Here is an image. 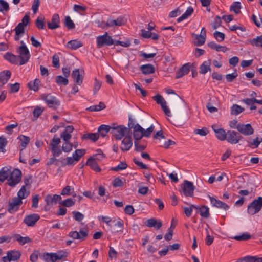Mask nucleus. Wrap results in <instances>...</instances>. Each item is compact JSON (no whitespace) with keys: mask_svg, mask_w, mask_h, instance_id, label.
<instances>
[{"mask_svg":"<svg viewBox=\"0 0 262 262\" xmlns=\"http://www.w3.org/2000/svg\"><path fill=\"white\" fill-rule=\"evenodd\" d=\"M262 207V196H258L247 207V213L253 215L258 213Z\"/></svg>","mask_w":262,"mask_h":262,"instance_id":"nucleus-1","label":"nucleus"},{"mask_svg":"<svg viewBox=\"0 0 262 262\" xmlns=\"http://www.w3.org/2000/svg\"><path fill=\"white\" fill-rule=\"evenodd\" d=\"M22 178L21 171L17 168L11 171L8 179L7 184L11 187L16 186L20 181Z\"/></svg>","mask_w":262,"mask_h":262,"instance_id":"nucleus-2","label":"nucleus"},{"mask_svg":"<svg viewBox=\"0 0 262 262\" xmlns=\"http://www.w3.org/2000/svg\"><path fill=\"white\" fill-rule=\"evenodd\" d=\"M127 23V18L125 16H120L116 19L114 20L108 18L106 22H102L104 26L102 27L104 29L109 27L122 26Z\"/></svg>","mask_w":262,"mask_h":262,"instance_id":"nucleus-3","label":"nucleus"},{"mask_svg":"<svg viewBox=\"0 0 262 262\" xmlns=\"http://www.w3.org/2000/svg\"><path fill=\"white\" fill-rule=\"evenodd\" d=\"M17 53L19 54L18 57L20 59L19 65L21 66L26 63L30 57L29 51L26 46L25 45L20 46Z\"/></svg>","mask_w":262,"mask_h":262,"instance_id":"nucleus-4","label":"nucleus"},{"mask_svg":"<svg viewBox=\"0 0 262 262\" xmlns=\"http://www.w3.org/2000/svg\"><path fill=\"white\" fill-rule=\"evenodd\" d=\"M97 46L98 48H101L104 46H111L114 44V41L112 37L105 32L103 35L97 37Z\"/></svg>","mask_w":262,"mask_h":262,"instance_id":"nucleus-5","label":"nucleus"},{"mask_svg":"<svg viewBox=\"0 0 262 262\" xmlns=\"http://www.w3.org/2000/svg\"><path fill=\"white\" fill-rule=\"evenodd\" d=\"M41 97L48 105L54 110H56L60 105V101L51 94H43Z\"/></svg>","mask_w":262,"mask_h":262,"instance_id":"nucleus-6","label":"nucleus"},{"mask_svg":"<svg viewBox=\"0 0 262 262\" xmlns=\"http://www.w3.org/2000/svg\"><path fill=\"white\" fill-rule=\"evenodd\" d=\"M243 138V136L238 133L234 130L227 131V141L231 144H235Z\"/></svg>","mask_w":262,"mask_h":262,"instance_id":"nucleus-7","label":"nucleus"},{"mask_svg":"<svg viewBox=\"0 0 262 262\" xmlns=\"http://www.w3.org/2000/svg\"><path fill=\"white\" fill-rule=\"evenodd\" d=\"M182 192L185 196H193L195 186L193 183L189 181L185 180L181 185Z\"/></svg>","mask_w":262,"mask_h":262,"instance_id":"nucleus-8","label":"nucleus"},{"mask_svg":"<svg viewBox=\"0 0 262 262\" xmlns=\"http://www.w3.org/2000/svg\"><path fill=\"white\" fill-rule=\"evenodd\" d=\"M152 99L157 102V104L161 105L164 113L167 116H171V112L170 110L168 108V107L166 105V102L161 95L157 94L154 96L152 97Z\"/></svg>","mask_w":262,"mask_h":262,"instance_id":"nucleus-9","label":"nucleus"},{"mask_svg":"<svg viewBox=\"0 0 262 262\" xmlns=\"http://www.w3.org/2000/svg\"><path fill=\"white\" fill-rule=\"evenodd\" d=\"M127 128L124 126L120 125L111 127V133L116 140H121L125 135Z\"/></svg>","mask_w":262,"mask_h":262,"instance_id":"nucleus-10","label":"nucleus"},{"mask_svg":"<svg viewBox=\"0 0 262 262\" xmlns=\"http://www.w3.org/2000/svg\"><path fill=\"white\" fill-rule=\"evenodd\" d=\"M88 230L80 229L79 232L76 231H71L69 232L68 236L74 239H79L81 241H84L88 236Z\"/></svg>","mask_w":262,"mask_h":262,"instance_id":"nucleus-11","label":"nucleus"},{"mask_svg":"<svg viewBox=\"0 0 262 262\" xmlns=\"http://www.w3.org/2000/svg\"><path fill=\"white\" fill-rule=\"evenodd\" d=\"M238 132L244 136H251L254 133V129L250 124L241 123L238 125Z\"/></svg>","mask_w":262,"mask_h":262,"instance_id":"nucleus-12","label":"nucleus"},{"mask_svg":"<svg viewBox=\"0 0 262 262\" xmlns=\"http://www.w3.org/2000/svg\"><path fill=\"white\" fill-rule=\"evenodd\" d=\"M23 201L20 199H16V197L12 198L11 202H9L8 211L13 214L18 210L19 206L22 204Z\"/></svg>","mask_w":262,"mask_h":262,"instance_id":"nucleus-13","label":"nucleus"},{"mask_svg":"<svg viewBox=\"0 0 262 262\" xmlns=\"http://www.w3.org/2000/svg\"><path fill=\"white\" fill-rule=\"evenodd\" d=\"M39 219L40 216L38 214L33 213L25 216L23 222L27 226L33 227Z\"/></svg>","mask_w":262,"mask_h":262,"instance_id":"nucleus-14","label":"nucleus"},{"mask_svg":"<svg viewBox=\"0 0 262 262\" xmlns=\"http://www.w3.org/2000/svg\"><path fill=\"white\" fill-rule=\"evenodd\" d=\"M21 253L18 251H10L7 253V256L2 258L4 262L16 261L19 259Z\"/></svg>","mask_w":262,"mask_h":262,"instance_id":"nucleus-15","label":"nucleus"},{"mask_svg":"<svg viewBox=\"0 0 262 262\" xmlns=\"http://www.w3.org/2000/svg\"><path fill=\"white\" fill-rule=\"evenodd\" d=\"M209 198L210 199L211 204L213 206L223 209L225 210H227L229 208V206L226 203L220 200H217L213 196H211L210 195H209Z\"/></svg>","mask_w":262,"mask_h":262,"instance_id":"nucleus-16","label":"nucleus"},{"mask_svg":"<svg viewBox=\"0 0 262 262\" xmlns=\"http://www.w3.org/2000/svg\"><path fill=\"white\" fill-rule=\"evenodd\" d=\"M190 63H187L183 65L177 72L176 75V78H180L182 77L183 76L187 74L190 71Z\"/></svg>","mask_w":262,"mask_h":262,"instance_id":"nucleus-17","label":"nucleus"},{"mask_svg":"<svg viewBox=\"0 0 262 262\" xmlns=\"http://www.w3.org/2000/svg\"><path fill=\"white\" fill-rule=\"evenodd\" d=\"M145 225L148 227H154L155 230H159L162 226V223L160 220L151 218L145 222Z\"/></svg>","mask_w":262,"mask_h":262,"instance_id":"nucleus-18","label":"nucleus"},{"mask_svg":"<svg viewBox=\"0 0 262 262\" xmlns=\"http://www.w3.org/2000/svg\"><path fill=\"white\" fill-rule=\"evenodd\" d=\"M144 128L139 124H136L133 128V136L136 140H141L143 137Z\"/></svg>","mask_w":262,"mask_h":262,"instance_id":"nucleus-19","label":"nucleus"},{"mask_svg":"<svg viewBox=\"0 0 262 262\" xmlns=\"http://www.w3.org/2000/svg\"><path fill=\"white\" fill-rule=\"evenodd\" d=\"M60 18L58 14H54L52 16L51 21L48 22L47 25L49 29L54 30L59 27Z\"/></svg>","mask_w":262,"mask_h":262,"instance_id":"nucleus-20","label":"nucleus"},{"mask_svg":"<svg viewBox=\"0 0 262 262\" xmlns=\"http://www.w3.org/2000/svg\"><path fill=\"white\" fill-rule=\"evenodd\" d=\"M212 128L215 133L216 138L221 140L224 141L227 139V132L222 128H218L216 125H212Z\"/></svg>","mask_w":262,"mask_h":262,"instance_id":"nucleus-21","label":"nucleus"},{"mask_svg":"<svg viewBox=\"0 0 262 262\" xmlns=\"http://www.w3.org/2000/svg\"><path fill=\"white\" fill-rule=\"evenodd\" d=\"M11 75V72L9 70H4L0 73V88L8 82Z\"/></svg>","mask_w":262,"mask_h":262,"instance_id":"nucleus-22","label":"nucleus"},{"mask_svg":"<svg viewBox=\"0 0 262 262\" xmlns=\"http://www.w3.org/2000/svg\"><path fill=\"white\" fill-rule=\"evenodd\" d=\"M192 207L199 210L200 214L202 217L204 218H208L209 217V209L207 206H199L192 204Z\"/></svg>","mask_w":262,"mask_h":262,"instance_id":"nucleus-23","label":"nucleus"},{"mask_svg":"<svg viewBox=\"0 0 262 262\" xmlns=\"http://www.w3.org/2000/svg\"><path fill=\"white\" fill-rule=\"evenodd\" d=\"M4 58L12 64L19 65V61L20 60L18 56H16L10 52L6 53Z\"/></svg>","mask_w":262,"mask_h":262,"instance_id":"nucleus-24","label":"nucleus"},{"mask_svg":"<svg viewBox=\"0 0 262 262\" xmlns=\"http://www.w3.org/2000/svg\"><path fill=\"white\" fill-rule=\"evenodd\" d=\"M11 170L8 167H4L0 170V182H4L5 180H7L11 172Z\"/></svg>","mask_w":262,"mask_h":262,"instance_id":"nucleus-25","label":"nucleus"},{"mask_svg":"<svg viewBox=\"0 0 262 262\" xmlns=\"http://www.w3.org/2000/svg\"><path fill=\"white\" fill-rule=\"evenodd\" d=\"M132 146V138L130 136H126L122 141V145L120 147L123 151H128Z\"/></svg>","mask_w":262,"mask_h":262,"instance_id":"nucleus-26","label":"nucleus"},{"mask_svg":"<svg viewBox=\"0 0 262 262\" xmlns=\"http://www.w3.org/2000/svg\"><path fill=\"white\" fill-rule=\"evenodd\" d=\"M45 201L48 205L57 204L58 201L61 200V197L60 195L54 194L53 196L50 194H48L45 197Z\"/></svg>","mask_w":262,"mask_h":262,"instance_id":"nucleus-27","label":"nucleus"},{"mask_svg":"<svg viewBox=\"0 0 262 262\" xmlns=\"http://www.w3.org/2000/svg\"><path fill=\"white\" fill-rule=\"evenodd\" d=\"M86 165L90 166L92 169L96 172H100L101 171V168L96 161V159L93 157H91L88 159Z\"/></svg>","mask_w":262,"mask_h":262,"instance_id":"nucleus-28","label":"nucleus"},{"mask_svg":"<svg viewBox=\"0 0 262 262\" xmlns=\"http://www.w3.org/2000/svg\"><path fill=\"white\" fill-rule=\"evenodd\" d=\"M17 139L20 142V144L19 145L20 151H23V150L26 148L27 146L29 143L30 139L28 136L20 135L18 137Z\"/></svg>","mask_w":262,"mask_h":262,"instance_id":"nucleus-29","label":"nucleus"},{"mask_svg":"<svg viewBox=\"0 0 262 262\" xmlns=\"http://www.w3.org/2000/svg\"><path fill=\"white\" fill-rule=\"evenodd\" d=\"M71 76L77 84L80 85L82 83L83 77L80 75L79 69H77L73 70Z\"/></svg>","mask_w":262,"mask_h":262,"instance_id":"nucleus-30","label":"nucleus"},{"mask_svg":"<svg viewBox=\"0 0 262 262\" xmlns=\"http://www.w3.org/2000/svg\"><path fill=\"white\" fill-rule=\"evenodd\" d=\"M211 60L208 59L204 61L200 67L199 72L202 74H205L208 71H211L210 66Z\"/></svg>","mask_w":262,"mask_h":262,"instance_id":"nucleus-31","label":"nucleus"},{"mask_svg":"<svg viewBox=\"0 0 262 262\" xmlns=\"http://www.w3.org/2000/svg\"><path fill=\"white\" fill-rule=\"evenodd\" d=\"M140 70L145 75L152 74L155 72V67L153 65L150 64H147L141 66L140 67Z\"/></svg>","mask_w":262,"mask_h":262,"instance_id":"nucleus-32","label":"nucleus"},{"mask_svg":"<svg viewBox=\"0 0 262 262\" xmlns=\"http://www.w3.org/2000/svg\"><path fill=\"white\" fill-rule=\"evenodd\" d=\"M83 46L82 42L78 40H72L68 42L67 47L72 50H76Z\"/></svg>","mask_w":262,"mask_h":262,"instance_id":"nucleus-33","label":"nucleus"},{"mask_svg":"<svg viewBox=\"0 0 262 262\" xmlns=\"http://www.w3.org/2000/svg\"><path fill=\"white\" fill-rule=\"evenodd\" d=\"M111 129V127L109 125L102 124L98 128V133L99 136L104 137L106 136L108 132Z\"/></svg>","mask_w":262,"mask_h":262,"instance_id":"nucleus-34","label":"nucleus"},{"mask_svg":"<svg viewBox=\"0 0 262 262\" xmlns=\"http://www.w3.org/2000/svg\"><path fill=\"white\" fill-rule=\"evenodd\" d=\"M99 137V134L98 133H86L84 134L81 138L82 140L89 139L93 142H96L97 141Z\"/></svg>","mask_w":262,"mask_h":262,"instance_id":"nucleus-35","label":"nucleus"},{"mask_svg":"<svg viewBox=\"0 0 262 262\" xmlns=\"http://www.w3.org/2000/svg\"><path fill=\"white\" fill-rule=\"evenodd\" d=\"M40 83V80L36 78L33 81H31L28 83V86L30 90L34 91H37L39 89V85Z\"/></svg>","mask_w":262,"mask_h":262,"instance_id":"nucleus-36","label":"nucleus"},{"mask_svg":"<svg viewBox=\"0 0 262 262\" xmlns=\"http://www.w3.org/2000/svg\"><path fill=\"white\" fill-rule=\"evenodd\" d=\"M54 253H45L40 258L46 262H55Z\"/></svg>","mask_w":262,"mask_h":262,"instance_id":"nucleus-37","label":"nucleus"},{"mask_svg":"<svg viewBox=\"0 0 262 262\" xmlns=\"http://www.w3.org/2000/svg\"><path fill=\"white\" fill-rule=\"evenodd\" d=\"M193 12V9L191 7H188L185 13L182 15L180 17H179L177 19L178 22H181L184 19L187 18L189 16H190Z\"/></svg>","mask_w":262,"mask_h":262,"instance_id":"nucleus-38","label":"nucleus"},{"mask_svg":"<svg viewBox=\"0 0 262 262\" xmlns=\"http://www.w3.org/2000/svg\"><path fill=\"white\" fill-rule=\"evenodd\" d=\"M249 43L253 46L262 48V35L256 38L249 40Z\"/></svg>","mask_w":262,"mask_h":262,"instance_id":"nucleus-39","label":"nucleus"},{"mask_svg":"<svg viewBox=\"0 0 262 262\" xmlns=\"http://www.w3.org/2000/svg\"><path fill=\"white\" fill-rule=\"evenodd\" d=\"M29 194V193L26 191L25 186H23L17 192L18 196L16 197V199L22 201L23 199L26 198Z\"/></svg>","mask_w":262,"mask_h":262,"instance_id":"nucleus-40","label":"nucleus"},{"mask_svg":"<svg viewBox=\"0 0 262 262\" xmlns=\"http://www.w3.org/2000/svg\"><path fill=\"white\" fill-rule=\"evenodd\" d=\"M192 35L195 36V39L196 40V42H194V45L195 46H201L204 45L206 40L205 36H202V35L195 34L194 33H193Z\"/></svg>","mask_w":262,"mask_h":262,"instance_id":"nucleus-41","label":"nucleus"},{"mask_svg":"<svg viewBox=\"0 0 262 262\" xmlns=\"http://www.w3.org/2000/svg\"><path fill=\"white\" fill-rule=\"evenodd\" d=\"M15 239L21 245L30 243L32 241V239L29 237H22L19 234H16L15 235Z\"/></svg>","mask_w":262,"mask_h":262,"instance_id":"nucleus-42","label":"nucleus"},{"mask_svg":"<svg viewBox=\"0 0 262 262\" xmlns=\"http://www.w3.org/2000/svg\"><path fill=\"white\" fill-rule=\"evenodd\" d=\"M55 81L58 85H67L68 84L69 80L66 77H62L61 75H58L55 78Z\"/></svg>","mask_w":262,"mask_h":262,"instance_id":"nucleus-43","label":"nucleus"},{"mask_svg":"<svg viewBox=\"0 0 262 262\" xmlns=\"http://www.w3.org/2000/svg\"><path fill=\"white\" fill-rule=\"evenodd\" d=\"M244 108L237 104H233L231 107V114L234 115H237L244 111Z\"/></svg>","mask_w":262,"mask_h":262,"instance_id":"nucleus-44","label":"nucleus"},{"mask_svg":"<svg viewBox=\"0 0 262 262\" xmlns=\"http://www.w3.org/2000/svg\"><path fill=\"white\" fill-rule=\"evenodd\" d=\"M68 255V252L64 251H59L57 253H54L55 261L61 260L63 258L67 257Z\"/></svg>","mask_w":262,"mask_h":262,"instance_id":"nucleus-45","label":"nucleus"},{"mask_svg":"<svg viewBox=\"0 0 262 262\" xmlns=\"http://www.w3.org/2000/svg\"><path fill=\"white\" fill-rule=\"evenodd\" d=\"M241 8V3L239 2H234L230 6V10L233 11L235 14L240 13V9Z\"/></svg>","mask_w":262,"mask_h":262,"instance_id":"nucleus-46","label":"nucleus"},{"mask_svg":"<svg viewBox=\"0 0 262 262\" xmlns=\"http://www.w3.org/2000/svg\"><path fill=\"white\" fill-rule=\"evenodd\" d=\"M127 167L126 162H121L117 166L111 168V170L115 171H119L125 169Z\"/></svg>","mask_w":262,"mask_h":262,"instance_id":"nucleus-47","label":"nucleus"},{"mask_svg":"<svg viewBox=\"0 0 262 262\" xmlns=\"http://www.w3.org/2000/svg\"><path fill=\"white\" fill-rule=\"evenodd\" d=\"M251 238V235L247 233H244L240 235H236L234 239L237 241H247Z\"/></svg>","mask_w":262,"mask_h":262,"instance_id":"nucleus-48","label":"nucleus"},{"mask_svg":"<svg viewBox=\"0 0 262 262\" xmlns=\"http://www.w3.org/2000/svg\"><path fill=\"white\" fill-rule=\"evenodd\" d=\"M45 18L43 17H38L35 21V25L39 29H43L45 27Z\"/></svg>","mask_w":262,"mask_h":262,"instance_id":"nucleus-49","label":"nucleus"},{"mask_svg":"<svg viewBox=\"0 0 262 262\" xmlns=\"http://www.w3.org/2000/svg\"><path fill=\"white\" fill-rule=\"evenodd\" d=\"M64 24L68 29H72L75 27L74 23L69 16L65 17Z\"/></svg>","mask_w":262,"mask_h":262,"instance_id":"nucleus-50","label":"nucleus"},{"mask_svg":"<svg viewBox=\"0 0 262 262\" xmlns=\"http://www.w3.org/2000/svg\"><path fill=\"white\" fill-rule=\"evenodd\" d=\"M261 142L262 138L256 137L255 139L253 140L252 142H248V146L252 147L254 146L255 147L257 148Z\"/></svg>","mask_w":262,"mask_h":262,"instance_id":"nucleus-51","label":"nucleus"},{"mask_svg":"<svg viewBox=\"0 0 262 262\" xmlns=\"http://www.w3.org/2000/svg\"><path fill=\"white\" fill-rule=\"evenodd\" d=\"M0 12H8L9 10V4L5 0H0Z\"/></svg>","mask_w":262,"mask_h":262,"instance_id":"nucleus-52","label":"nucleus"},{"mask_svg":"<svg viewBox=\"0 0 262 262\" xmlns=\"http://www.w3.org/2000/svg\"><path fill=\"white\" fill-rule=\"evenodd\" d=\"M73 146L72 143H70L69 141L65 142L62 146V150L66 152H69L72 150Z\"/></svg>","mask_w":262,"mask_h":262,"instance_id":"nucleus-53","label":"nucleus"},{"mask_svg":"<svg viewBox=\"0 0 262 262\" xmlns=\"http://www.w3.org/2000/svg\"><path fill=\"white\" fill-rule=\"evenodd\" d=\"M66 163H64L63 162V163L62 164V166H65L66 165H74V163H75V162H78V158H76V159H74V158L73 157H67V158L66 159Z\"/></svg>","mask_w":262,"mask_h":262,"instance_id":"nucleus-54","label":"nucleus"},{"mask_svg":"<svg viewBox=\"0 0 262 262\" xmlns=\"http://www.w3.org/2000/svg\"><path fill=\"white\" fill-rule=\"evenodd\" d=\"M60 204L65 207H70L75 204V201L72 199L69 198L62 201Z\"/></svg>","mask_w":262,"mask_h":262,"instance_id":"nucleus-55","label":"nucleus"},{"mask_svg":"<svg viewBox=\"0 0 262 262\" xmlns=\"http://www.w3.org/2000/svg\"><path fill=\"white\" fill-rule=\"evenodd\" d=\"M25 26L19 23L14 29L16 35H21L25 33Z\"/></svg>","mask_w":262,"mask_h":262,"instance_id":"nucleus-56","label":"nucleus"},{"mask_svg":"<svg viewBox=\"0 0 262 262\" xmlns=\"http://www.w3.org/2000/svg\"><path fill=\"white\" fill-rule=\"evenodd\" d=\"M85 149H76L75 152L73 154V157L74 159L78 158V161L80 160V158L85 154Z\"/></svg>","mask_w":262,"mask_h":262,"instance_id":"nucleus-57","label":"nucleus"},{"mask_svg":"<svg viewBox=\"0 0 262 262\" xmlns=\"http://www.w3.org/2000/svg\"><path fill=\"white\" fill-rule=\"evenodd\" d=\"M213 36L219 42L222 41L225 39V34L223 33L216 31L213 33Z\"/></svg>","mask_w":262,"mask_h":262,"instance_id":"nucleus-58","label":"nucleus"},{"mask_svg":"<svg viewBox=\"0 0 262 262\" xmlns=\"http://www.w3.org/2000/svg\"><path fill=\"white\" fill-rule=\"evenodd\" d=\"M73 217L77 222L81 221L84 218V215L78 211H73Z\"/></svg>","mask_w":262,"mask_h":262,"instance_id":"nucleus-59","label":"nucleus"},{"mask_svg":"<svg viewBox=\"0 0 262 262\" xmlns=\"http://www.w3.org/2000/svg\"><path fill=\"white\" fill-rule=\"evenodd\" d=\"M8 85L10 88V93H11L17 92L20 88V84L17 82H16L14 84L9 83Z\"/></svg>","mask_w":262,"mask_h":262,"instance_id":"nucleus-60","label":"nucleus"},{"mask_svg":"<svg viewBox=\"0 0 262 262\" xmlns=\"http://www.w3.org/2000/svg\"><path fill=\"white\" fill-rule=\"evenodd\" d=\"M139 141V140H135L134 141L135 150L138 152L144 150L146 147V145L140 144Z\"/></svg>","mask_w":262,"mask_h":262,"instance_id":"nucleus-61","label":"nucleus"},{"mask_svg":"<svg viewBox=\"0 0 262 262\" xmlns=\"http://www.w3.org/2000/svg\"><path fill=\"white\" fill-rule=\"evenodd\" d=\"M194 133L195 134L200 135V136H205L208 134L209 131L206 127H203L202 129H196L194 130Z\"/></svg>","mask_w":262,"mask_h":262,"instance_id":"nucleus-62","label":"nucleus"},{"mask_svg":"<svg viewBox=\"0 0 262 262\" xmlns=\"http://www.w3.org/2000/svg\"><path fill=\"white\" fill-rule=\"evenodd\" d=\"M18 126V123H15V124H9L8 125H7L5 128V131L7 132V134L9 135H11L13 132V129L16 128Z\"/></svg>","mask_w":262,"mask_h":262,"instance_id":"nucleus-63","label":"nucleus"},{"mask_svg":"<svg viewBox=\"0 0 262 262\" xmlns=\"http://www.w3.org/2000/svg\"><path fill=\"white\" fill-rule=\"evenodd\" d=\"M52 64L54 68H59L60 67L59 58L57 54H54L52 57Z\"/></svg>","mask_w":262,"mask_h":262,"instance_id":"nucleus-64","label":"nucleus"}]
</instances>
